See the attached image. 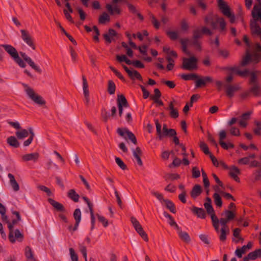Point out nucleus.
Returning <instances> with one entry per match:
<instances>
[{
	"label": "nucleus",
	"mask_w": 261,
	"mask_h": 261,
	"mask_svg": "<svg viewBox=\"0 0 261 261\" xmlns=\"http://www.w3.org/2000/svg\"><path fill=\"white\" fill-rule=\"evenodd\" d=\"M0 46L2 47L5 49L14 62L21 68H25L26 67V64L24 62V61L37 72L39 73L42 72L41 69L35 64L32 59L28 57L25 53L22 51L20 52V55L23 58V59H22L19 57L17 49L12 45L5 44L0 45Z\"/></svg>",
	"instance_id": "nucleus-1"
},
{
	"label": "nucleus",
	"mask_w": 261,
	"mask_h": 261,
	"mask_svg": "<svg viewBox=\"0 0 261 261\" xmlns=\"http://www.w3.org/2000/svg\"><path fill=\"white\" fill-rule=\"evenodd\" d=\"M261 61V45L257 42L254 45V48L252 53L248 49L245 51V55L240 63L242 67L247 65L250 63L258 64Z\"/></svg>",
	"instance_id": "nucleus-2"
},
{
	"label": "nucleus",
	"mask_w": 261,
	"mask_h": 261,
	"mask_svg": "<svg viewBox=\"0 0 261 261\" xmlns=\"http://www.w3.org/2000/svg\"><path fill=\"white\" fill-rule=\"evenodd\" d=\"M259 72V71L250 72V77L248 82V84L250 86L249 88V91L254 97L261 96V85L256 74V73Z\"/></svg>",
	"instance_id": "nucleus-3"
},
{
	"label": "nucleus",
	"mask_w": 261,
	"mask_h": 261,
	"mask_svg": "<svg viewBox=\"0 0 261 261\" xmlns=\"http://www.w3.org/2000/svg\"><path fill=\"white\" fill-rule=\"evenodd\" d=\"M22 85L25 88V91L28 96L32 101L39 106L45 105L46 101L41 96L36 93L34 90L28 85L23 84Z\"/></svg>",
	"instance_id": "nucleus-4"
},
{
	"label": "nucleus",
	"mask_w": 261,
	"mask_h": 261,
	"mask_svg": "<svg viewBox=\"0 0 261 261\" xmlns=\"http://www.w3.org/2000/svg\"><path fill=\"white\" fill-rule=\"evenodd\" d=\"M198 60L195 56L190 58H184L182 60L181 68L185 70L192 71L198 68Z\"/></svg>",
	"instance_id": "nucleus-5"
},
{
	"label": "nucleus",
	"mask_w": 261,
	"mask_h": 261,
	"mask_svg": "<svg viewBox=\"0 0 261 261\" xmlns=\"http://www.w3.org/2000/svg\"><path fill=\"white\" fill-rule=\"evenodd\" d=\"M117 133L121 137L124 138L126 139V138L125 137V134H126L128 138L135 145L137 144V141L136 137L135 135L131 132H130L127 128H118L117 129Z\"/></svg>",
	"instance_id": "nucleus-6"
},
{
	"label": "nucleus",
	"mask_w": 261,
	"mask_h": 261,
	"mask_svg": "<svg viewBox=\"0 0 261 261\" xmlns=\"http://www.w3.org/2000/svg\"><path fill=\"white\" fill-rule=\"evenodd\" d=\"M21 38L23 41L31 47L33 50L36 49V46L29 32L25 30H21Z\"/></svg>",
	"instance_id": "nucleus-7"
},
{
	"label": "nucleus",
	"mask_w": 261,
	"mask_h": 261,
	"mask_svg": "<svg viewBox=\"0 0 261 261\" xmlns=\"http://www.w3.org/2000/svg\"><path fill=\"white\" fill-rule=\"evenodd\" d=\"M201 38L200 33L198 31H193V37L191 40H190L189 43L190 44L194 46L197 49L199 50H201V46L199 39Z\"/></svg>",
	"instance_id": "nucleus-8"
},
{
	"label": "nucleus",
	"mask_w": 261,
	"mask_h": 261,
	"mask_svg": "<svg viewBox=\"0 0 261 261\" xmlns=\"http://www.w3.org/2000/svg\"><path fill=\"white\" fill-rule=\"evenodd\" d=\"M218 23L220 24V31L223 32L225 31L226 29V22L224 19L222 17H219L218 15H216L215 20H214V21L211 23L210 25L213 29H216Z\"/></svg>",
	"instance_id": "nucleus-9"
},
{
	"label": "nucleus",
	"mask_w": 261,
	"mask_h": 261,
	"mask_svg": "<svg viewBox=\"0 0 261 261\" xmlns=\"http://www.w3.org/2000/svg\"><path fill=\"white\" fill-rule=\"evenodd\" d=\"M19 221H20L17 220V219L13 220L11 223H10L9 222L8 224V229L9 230V239L10 241L12 243H14L16 241V240L14 239V235H13L14 225L18 223V222H19Z\"/></svg>",
	"instance_id": "nucleus-10"
},
{
	"label": "nucleus",
	"mask_w": 261,
	"mask_h": 261,
	"mask_svg": "<svg viewBox=\"0 0 261 261\" xmlns=\"http://www.w3.org/2000/svg\"><path fill=\"white\" fill-rule=\"evenodd\" d=\"M226 87V95L230 98H231L234 95V93L239 91L240 89V87L239 85H227Z\"/></svg>",
	"instance_id": "nucleus-11"
},
{
	"label": "nucleus",
	"mask_w": 261,
	"mask_h": 261,
	"mask_svg": "<svg viewBox=\"0 0 261 261\" xmlns=\"http://www.w3.org/2000/svg\"><path fill=\"white\" fill-rule=\"evenodd\" d=\"M117 35V32L113 29H109L108 30V34H104L103 35V38L106 40V42L110 44L113 41L115 40L114 37L116 36Z\"/></svg>",
	"instance_id": "nucleus-12"
},
{
	"label": "nucleus",
	"mask_w": 261,
	"mask_h": 261,
	"mask_svg": "<svg viewBox=\"0 0 261 261\" xmlns=\"http://www.w3.org/2000/svg\"><path fill=\"white\" fill-rule=\"evenodd\" d=\"M73 216L75 221L74 226L73 227V231H75L77 229L79 224L81 221L82 214L80 208H76L74 210Z\"/></svg>",
	"instance_id": "nucleus-13"
},
{
	"label": "nucleus",
	"mask_w": 261,
	"mask_h": 261,
	"mask_svg": "<svg viewBox=\"0 0 261 261\" xmlns=\"http://www.w3.org/2000/svg\"><path fill=\"white\" fill-rule=\"evenodd\" d=\"M202 192V189L200 185H195L190 192V195L192 198L196 199Z\"/></svg>",
	"instance_id": "nucleus-14"
},
{
	"label": "nucleus",
	"mask_w": 261,
	"mask_h": 261,
	"mask_svg": "<svg viewBox=\"0 0 261 261\" xmlns=\"http://www.w3.org/2000/svg\"><path fill=\"white\" fill-rule=\"evenodd\" d=\"M241 172L240 169L234 166H233L231 167L230 168L229 175L237 182H240V178L238 177V175L240 174Z\"/></svg>",
	"instance_id": "nucleus-15"
},
{
	"label": "nucleus",
	"mask_w": 261,
	"mask_h": 261,
	"mask_svg": "<svg viewBox=\"0 0 261 261\" xmlns=\"http://www.w3.org/2000/svg\"><path fill=\"white\" fill-rule=\"evenodd\" d=\"M133 155L137 160V163L140 166L143 165V162L141 159V156L142 154V151L139 147H137L135 149L133 150Z\"/></svg>",
	"instance_id": "nucleus-16"
},
{
	"label": "nucleus",
	"mask_w": 261,
	"mask_h": 261,
	"mask_svg": "<svg viewBox=\"0 0 261 261\" xmlns=\"http://www.w3.org/2000/svg\"><path fill=\"white\" fill-rule=\"evenodd\" d=\"M39 157V154L38 152H34L24 154L22 156V159L24 161H33L36 162Z\"/></svg>",
	"instance_id": "nucleus-17"
},
{
	"label": "nucleus",
	"mask_w": 261,
	"mask_h": 261,
	"mask_svg": "<svg viewBox=\"0 0 261 261\" xmlns=\"http://www.w3.org/2000/svg\"><path fill=\"white\" fill-rule=\"evenodd\" d=\"M48 202L58 211L65 212V209L63 205L52 198L48 199Z\"/></svg>",
	"instance_id": "nucleus-18"
},
{
	"label": "nucleus",
	"mask_w": 261,
	"mask_h": 261,
	"mask_svg": "<svg viewBox=\"0 0 261 261\" xmlns=\"http://www.w3.org/2000/svg\"><path fill=\"white\" fill-rule=\"evenodd\" d=\"M192 212L196 215L198 218L204 219L206 217V213L202 208H199L193 206L192 209Z\"/></svg>",
	"instance_id": "nucleus-19"
},
{
	"label": "nucleus",
	"mask_w": 261,
	"mask_h": 261,
	"mask_svg": "<svg viewBox=\"0 0 261 261\" xmlns=\"http://www.w3.org/2000/svg\"><path fill=\"white\" fill-rule=\"evenodd\" d=\"M167 110H170V116L171 117L176 119L179 116V113L178 110L174 108V104L172 102H170L169 104L168 108H167Z\"/></svg>",
	"instance_id": "nucleus-20"
},
{
	"label": "nucleus",
	"mask_w": 261,
	"mask_h": 261,
	"mask_svg": "<svg viewBox=\"0 0 261 261\" xmlns=\"http://www.w3.org/2000/svg\"><path fill=\"white\" fill-rule=\"evenodd\" d=\"M117 102L118 107L120 105L122 107H127L128 106L127 99L123 94L118 95Z\"/></svg>",
	"instance_id": "nucleus-21"
},
{
	"label": "nucleus",
	"mask_w": 261,
	"mask_h": 261,
	"mask_svg": "<svg viewBox=\"0 0 261 261\" xmlns=\"http://www.w3.org/2000/svg\"><path fill=\"white\" fill-rule=\"evenodd\" d=\"M67 196L74 202H77L79 201L80 195L74 189H70L67 192Z\"/></svg>",
	"instance_id": "nucleus-22"
},
{
	"label": "nucleus",
	"mask_w": 261,
	"mask_h": 261,
	"mask_svg": "<svg viewBox=\"0 0 261 261\" xmlns=\"http://www.w3.org/2000/svg\"><path fill=\"white\" fill-rule=\"evenodd\" d=\"M106 8L112 15L115 14H120L121 13V10L117 6L112 7L110 4H107Z\"/></svg>",
	"instance_id": "nucleus-23"
},
{
	"label": "nucleus",
	"mask_w": 261,
	"mask_h": 261,
	"mask_svg": "<svg viewBox=\"0 0 261 261\" xmlns=\"http://www.w3.org/2000/svg\"><path fill=\"white\" fill-rule=\"evenodd\" d=\"M8 176L10 178V185L13 188L14 191H18L19 190V186L16 180H15L14 175L11 173H9Z\"/></svg>",
	"instance_id": "nucleus-24"
},
{
	"label": "nucleus",
	"mask_w": 261,
	"mask_h": 261,
	"mask_svg": "<svg viewBox=\"0 0 261 261\" xmlns=\"http://www.w3.org/2000/svg\"><path fill=\"white\" fill-rule=\"evenodd\" d=\"M219 144L223 148H227L226 143L223 141V140L226 138V132L225 130H222L219 132Z\"/></svg>",
	"instance_id": "nucleus-25"
},
{
	"label": "nucleus",
	"mask_w": 261,
	"mask_h": 261,
	"mask_svg": "<svg viewBox=\"0 0 261 261\" xmlns=\"http://www.w3.org/2000/svg\"><path fill=\"white\" fill-rule=\"evenodd\" d=\"M163 201L165 202L166 207L169 209L171 212L173 214L176 213V207L172 201L167 199H163Z\"/></svg>",
	"instance_id": "nucleus-26"
},
{
	"label": "nucleus",
	"mask_w": 261,
	"mask_h": 261,
	"mask_svg": "<svg viewBox=\"0 0 261 261\" xmlns=\"http://www.w3.org/2000/svg\"><path fill=\"white\" fill-rule=\"evenodd\" d=\"M7 143L11 146L17 148L19 146V143L17 139L14 136H10L7 139Z\"/></svg>",
	"instance_id": "nucleus-27"
},
{
	"label": "nucleus",
	"mask_w": 261,
	"mask_h": 261,
	"mask_svg": "<svg viewBox=\"0 0 261 261\" xmlns=\"http://www.w3.org/2000/svg\"><path fill=\"white\" fill-rule=\"evenodd\" d=\"M223 214H224L226 217L224 218L229 222L233 220L236 217V214L230 210H225L223 213L221 214V215L223 216Z\"/></svg>",
	"instance_id": "nucleus-28"
},
{
	"label": "nucleus",
	"mask_w": 261,
	"mask_h": 261,
	"mask_svg": "<svg viewBox=\"0 0 261 261\" xmlns=\"http://www.w3.org/2000/svg\"><path fill=\"white\" fill-rule=\"evenodd\" d=\"M116 60L118 62H119L120 63H121L122 62H125L127 65H133L134 64V61H130L124 55H122L121 56L117 55L116 56Z\"/></svg>",
	"instance_id": "nucleus-29"
},
{
	"label": "nucleus",
	"mask_w": 261,
	"mask_h": 261,
	"mask_svg": "<svg viewBox=\"0 0 261 261\" xmlns=\"http://www.w3.org/2000/svg\"><path fill=\"white\" fill-rule=\"evenodd\" d=\"M82 80H83V91L84 96L85 97H89V92L88 90V84L86 80L85 76H82Z\"/></svg>",
	"instance_id": "nucleus-30"
},
{
	"label": "nucleus",
	"mask_w": 261,
	"mask_h": 261,
	"mask_svg": "<svg viewBox=\"0 0 261 261\" xmlns=\"http://www.w3.org/2000/svg\"><path fill=\"white\" fill-rule=\"evenodd\" d=\"M110 21V17L106 12H103L98 18V22L100 24H105L106 22Z\"/></svg>",
	"instance_id": "nucleus-31"
},
{
	"label": "nucleus",
	"mask_w": 261,
	"mask_h": 261,
	"mask_svg": "<svg viewBox=\"0 0 261 261\" xmlns=\"http://www.w3.org/2000/svg\"><path fill=\"white\" fill-rule=\"evenodd\" d=\"M181 79L185 81L194 80L198 79L199 76L195 73L182 74L180 75Z\"/></svg>",
	"instance_id": "nucleus-32"
},
{
	"label": "nucleus",
	"mask_w": 261,
	"mask_h": 261,
	"mask_svg": "<svg viewBox=\"0 0 261 261\" xmlns=\"http://www.w3.org/2000/svg\"><path fill=\"white\" fill-rule=\"evenodd\" d=\"M203 205L207 213L211 216V218H212V217L213 216L214 217L216 216L215 215V211L214 210V208H213L212 204L204 203Z\"/></svg>",
	"instance_id": "nucleus-33"
},
{
	"label": "nucleus",
	"mask_w": 261,
	"mask_h": 261,
	"mask_svg": "<svg viewBox=\"0 0 261 261\" xmlns=\"http://www.w3.org/2000/svg\"><path fill=\"white\" fill-rule=\"evenodd\" d=\"M116 90V85L112 80H109L108 83V92L111 94H114Z\"/></svg>",
	"instance_id": "nucleus-34"
},
{
	"label": "nucleus",
	"mask_w": 261,
	"mask_h": 261,
	"mask_svg": "<svg viewBox=\"0 0 261 261\" xmlns=\"http://www.w3.org/2000/svg\"><path fill=\"white\" fill-rule=\"evenodd\" d=\"M180 239L186 243H189L191 241L190 237L188 233L182 230L178 233Z\"/></svg>",
	"instance_id": "nucleus-35"
},
{
	"label": "nucleus",
	"mask_w": 261,
	"mask_h": 261,
	"mask_svg": "<svg viewBox=\"0 0 261 261\" xmlns=\"http://www.w3.org/2000/svg\"><path fill=\"white\" fill-rule=\"evenodd\" d=\"M16 135L18 139H23L29 136V132L25 129H21L20 131L16 132Z\"/></svg>",
	"instance_id": "nucleus-36"
},
{
	"label": "nucleus",
	"mask_w": 261,
	"mask_h": 261,
	"mask_svg": "<svg viewBox=\"0 0 261 261\" xmlns=\"http://www.w3.org/2000/svg\"><path fill=\"white\" fill-rule=\"evenodd\" d=\"M213 198L215 204L217 206L221 207L222 205V200L219 194L217 193H215L213 195Z\"/></svg>",
	"instance_id": "nucleus-37"
},
{
	"label": "nucleus",
	"mask_w": 261,
	"mask_h": 261,
	"mask_svg": "<svg viewBox=\"0 0 261 261\" xmlns=\"http://www.w3.org/2000/svg\"><path fill=\"white\" fill-rule=\"evenodd\" d=\"M164 177L166 181H168V180H174L179 179L180 175L176 173H168L166 174Z\"/></svg>",
	"instance_id": "nucleus-38"
},
{
	"label": "nucleus",
	"mask_w": 261,
	"mask_h": 261,
	"mask_svg": "<svg viewBox=\"0 0 261 261\" xmlns=\"http://www.w3.org/2000/svg\"><path fill=\"white\" fill-rule=\"evenodd\" d=\"M254 124L256 125L255 128L253 129L255 135L257 136L261 135V122L257 120L254 121Z\"/></svg>",
	"instance_id": "nucleus-39"
},
{
	"label": "nucleus",
	"mask_w": 261,
	"mask_h": 261,
	"mask_svg": "<svg viewBox=\"0 0 261 261\" xmlns=\"http://www.w3.org/2000/svg\"><path fill=\"white\" fill-rule=\"evenodd\" d=\"M24 254L25 257L28 259H31L32 258H33L34 257L33 252L30 246H28L25 248Z\"/></svg>",
	"instance_id": "nucleus-40"
},
{
	"label": "nucleus",
	"mask_w": 261,
	"mask_h": 261,
	"mask_svg": "<svg viewBox=\"0 0 261 261\" xmlns=\"http://www.w3.org/2000/svg\"><path fill=\"white\" fill-rule=\"evenodd\" d=\"M199 147L205 154L208 155L210 156L211 154H212L210 151L207 145L204 142H200Z\"/></svg>",
	"instance_id": "nucleus-41"
},
{
	"label": "nucleus",
	"mask_w": 261,
	"mask_h": 261,
	"mask_svg": "<svg viewBox=\"0 0 261 261\" xmlns=\"http://www.w3.org/2000/svg\"><path fill=\"white\" fill-rule=\"evenodd\" d=\"M195 31H198L200 33L201 38L202 37L203 34H206L209 36H211L213 34L212 32L205 27H202L201 30L197 29L195 30Z\"/></svg>",
	"instance_id": "nucleus-42"
},
{
	"label": "nucleus",
	"mask_w": 261,
	"mask_h": 261,
	"mask_svg": "<svg viewBox=\"0 0 261 261\" xmlns=\"http://www.w3.org/2000/svg\"><path fill=\"white\" fill-rule=\"evenodd\" d=\"M211 219H212V223H213V226H214L216 231L217 232H218L219 230V219L217 218V216H215V217H214V216H213L212 217V218H211Z\"/></svg>",
	"instance_id": "nucleus-43"
},
{
	"label": "nucleus",
	"mask_w": 261,
	"mask_h": 261,
	"mask_svg": "<svg viewBox=\"0 0 261 261\" xmlns=\"http://www.w3.org/2000/svg\"><path fill=\"white\" fill-rule=\"evenodd\" d=\"M115 161L118 166L123 170H126L127 169V166L123 161L119 157L115 158Z\"/></svg>",
	"instance_id": "nucleus-44"
},
{
	"label": "nucleus",
	"mask_w": 261,
	"mask_h": 261,
	"mask_svg": "<svg viewBox=\"0 0 261 261\" xmlns=\"http://www.w3.org/2000/svg\"><path fill=\"white\" fill-rule=\"evenodd\" d=\"M141 236V237L145 241H148V238L146 232L143 230V228H140L138 230L137 229L136 231Z\"/></svg>",
	"instance_id": "nucleus-45"
},
{
	"label": "nucleus",
	"mask_w": 261,
	"mask_h": 261,
	"mask_svg": "<svg viewBox=\"0 0 261 261\" xmlns=\"http://www.w3.org/2000/svg\"><path fill=\"white\" fill-rule=\"evenodd\" d=\"M155 124L156 125V134L157 135L159 138V139L161 140V137H162V130H161V125L159 123V120L158 119H155Z\"/></svg>",
	"instance_id": "nucleus-46"
},
{
	"label": "nucleus",
	"mask_w": 261,
	"mask_h": 261,
	"mask_svg": "<svg viewBox=\"0 0 261 261\" xmlns=\"http://www.w3.org/2000/svg\"><path fill=\"white\" fill-rule=\"evenodd\" d=\"M130 221L136 231L137 229L138 230L140 228L142 227L139 222L134 217H132L130 218Z\"/></svg>",
	"instance_id": "nucleus-47"
},
{
	"label": "nucleus",
	"mask_w": 261,
	"mask_h": 261,
	"mask_svg": "<svg viewBox=\"0 0 261 261\" xmlns=\"http://www.w3.org/2000/svg\"><path fill=\"white\" fill-rule=\"evenodd\" d=\"M132 74L131 76H129L132 80H134L135 79L142 81V77L140 73L135 70L132 71Z\"/></svg>",
	"instance_id": "nucleus-48"
},
{
	"label": "nucleus",
	"mask_w": 261,
	"mask_h": 261,
	"mask_svg": "<svg viewBox=\"0 0 261 261\" xmlns=\"http://www.w3.org/2000/svg\"><path fill=\"white\" fill-rule=\"evenodd\" d=\"M164 215L165 217L169 219L168 223L171 226L173 227L176 224L173 218L167 212H164Z\"/></svg>",
	"instance_id": "nucleus-49"
},
{
	"label": "nucleus",
	"mask_w": 261,
	"mask_h": 261,
	"mask_svg": "<svg viewBox=\"0 0 261 261\" xmlns=\"http://www.w3.org/2000/svg\"><path fill=\"white\" fill-rule=\"evenodd\" d=\"M200 176V172L197 167H194L192 169V176L194 178H197Z\"/></svg>",
	"instance_id": "nucleus-50"
},
{
	"label": "nucleus",
	"mask_w": 261,
	"mask_h": 261,
	"mask_svg": "<svg viewBox=\"0 0 261 261\" xmlns=\"http://www.w3.org/2000/svg\"><path fill=\"white\" fill-rule=\"evenodd\" d=\"M215 20V15H213V14L210 13L207 16H205L204 18V21L206 24H211Z\"/></svg>",
	"instance_id": "nucleus-51"
},
{
	"label": "nucleus",
	"mask_w": 261,
	"mask_h": 261,
	"mask_svg": "<svg viewBox=\"0 0 261 261\" xmlns=\"http://www.w3.org/2000/svg\"><path fill=\"white\" fill-rule=\"evenodd\" d=\"M154 95H151L150 98L151 100H154L155 99L157 100V99H159L161 96V93L160 91V90L158 88H155L154 90Z\"/></svg>",
	"instance_id": "nucleus-52"
},
{
	"label": "nucleus",
	"mask_w": 261,
	"mask_h": 261,
	"mask_svg": "<svg viewBox=\"0 0 261 261\" xmlns=\"http://www.w3.org/2000/svg\"><path fill=\"white\" fill-rule=\"evenodd\" d=\"M166 34L172 40H175L178 38L177 33L175 31H167Z\"/></svg>",
	"instance_id": "nucleus-53"
},
{
	"label": "nucleus",
	"mask_w": 261,
	"mask_h": 261,
	"mask_svg": "<svg viewBox=\"0 0 261 261\" xmlns=\"http://www.w3.org/2000/svg\"><path fill=\"white\" fill-rule=\"evenodd\" d=\"M110 68L118 78L124 82L125 81L124 77L120 72L112 66H110Z\"/></svg>",
	"instance_id": "nucleus-54"
},
{
	"label": "nucleus",
	"mask_w": 261,
	"mask_h": 261,
	"mask_svg": "<svg viewBox=\"0 0 261 261\" xmlns=\"http://www.w3.org/2000/svg\"><path fill=\"white\" fill-rule=\"evenodd\" d=\"M70 255L72 261H78V256L72 248H69Z\"/></svg>",
	"instance_id": "nucleus-55"
},
{
	"label": "nucleus",
	"mask_w": 261,
	"mask_h": 261,
	"mask_svg": "<svg viewBox=\"0 0 261 261\" xmlns=\"http://www.w3.org/2000/svg\"><path fill=\"white\" fill-rule=\"evenodd\" d=\"M96 216L98 221L102 223L104 227H106L108 225V221L103 216H100L98 214H96Z\"/></svg>",
	"instance_id": "nucleus-56"
},
{
	"label": "nucleus",
	"mask_w": 261,
	"mask_h": 261,
	"mask_svg": "<svg viewBox=\"0 0 261 261\" xmlns=\"http://www.w3.org/2000/svg\"><path fill=\"white\" fill-rule=\"evenodd\" d=\"M14 239H17L19 241L21 242L23 238V235L18 229H16L14 231Z\"/></svg>",
	"instance_id": "nucleus-57"
},
{
	"label": "nucleus",
	"mask_w": 261,
	"mask_h": 261,
	"mask_svg": "<svg viewBox=\"0 0 261 261\" xmlns=\"http://www.w3.org/2000/svg\"><path fill=\"white\" fill-rule=\"evenodd\" d=\"M200 239L205 244L209 245L210 244L208 239V236L205 234H201L199 235Z\"/></svg>",
	"instance_id": "nucleus-58"
},
{
	"label": "nucleus",
	"mask_w": 261,
	"mask_h": 261,
	"mask_svg": "<svg viewBox=\"0 0 261 261\" xmlns=\"http://www.w3.org/2000/svg\"><path fill=\"white\" fill-rule=\"evenodd\" d=\"M196 80H197L195 82L196 88H200V87H204L206 85L205 83H204L202 78L199 79L198 77V79H196Z\"/></svg>",
	"instance_id": "nucleus-59"
},
{
	"label": "nucleus",
	"mask_w": 261,
	"mask_h": 261,
	"mask_svg": "<svg viewBox=\"0 0 261 261\" xmlns=\"http://www.w3.org/2000/svg\"><path fill=\"white\" fill-rule=\"evenodd\" d=\"M162 83L165 84L169 88H170L171 89L174 88L176 86L174 82L173 81H166V80H163L162 81Z\"/></svg>",
	"instance_id": "nucleus-60"
},
{
	"label": "nucleus",
	"mask_w": 261,
	"mask_h": 261,
	"mask_svg": "<svg viewBox=\"0 0 261 261\" xmlns=\"http://www.w3.org/2000/svg\"><path fill=\"white\" fill-rule=\"evenodd\" d=\"M38 188L40 190L46 193V194L48 196H50L51 194V192L50 190L44 186H42V185L39 186L38 187Z\"/></svg>",
	"instance_id": "nucleus-61"
},
{
	"label": "nucleus",
	"mask_w": 261,
	"mask_h": 261,
	"mask_svg": "<svg viewBox=\"0 0 261 261\" xmlns=\"http://www.w3.org/2000/svg\"><path fill=\"white\" fill-rule=\"evenodd\" d=\"M147 46L146 45H143L141 47L138 46V49L140 53L144 56H147Z\"/></svg>",
	"instance_id": "nucleus-62"
},
{
	"label": "nucleus",
	"mask_w": 261,
	"mask_h": 261,
	"mask_svg": "<svg viewBox=\"0 0 261 261\" xmlns=\"http://www.w3.org/2000/svg\"><path fill=\"white\" fill-rule=\"evenodd\" d=\"M219 54L220 56L223 57L224 59H227L229 56V52L226 49H220L219 50Z\"/></svg>",
	"instance_id": "nucleus-63"
},
{
	"label": "nucleus",
	"mask_w": 261,
	"mask_h": 261,
	"mask_svg": "<svg viewBox=\"0 0 261 261\" xmlns=\"http://www.w3.org/2000/svg\"><path fill=\"white\" fill-rule=\"evenodd\" d=\"M254 180L258 181V180H260V179L261 178V167L259 169L256 170L254 172Z\"/></svg>",
	"instance_id": "nucleus-64"
}]
</instances>
